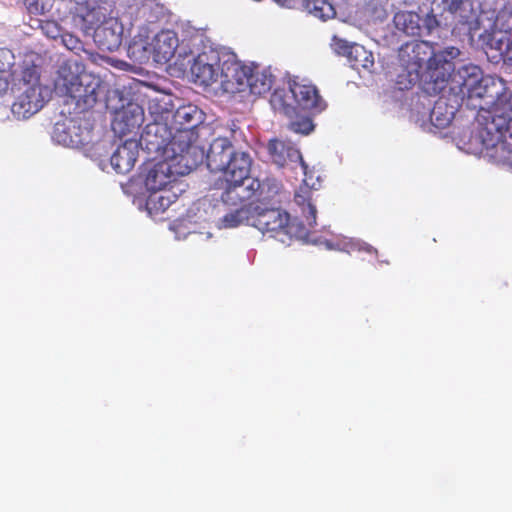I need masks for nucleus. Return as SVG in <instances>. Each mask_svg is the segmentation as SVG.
<instances>
[{
    "label": "nucleus",
    "mask_w": 512,
    "mask_h": 512,
    "mask_svg": "<svg viewBox=\"0 0 512 512\" xmlns=\"http://www.w3.org/2000/svg\"><path fill=\"white\" fill-rule=\"evenodd\" d=\"M18 95L11 110L18 119H27L41 110L49 96V89L40 81V68L24 65L17 83Z\"/></svg>",
    "instance_id": "1"
},
{
    "label": "nucleus",
    "mask_w": 512,
    "mask_h": 512,
    "mask_svg": "<svg viewBox=\"0 0 512 512\" xmlns=\"http://www.w3.org/2000/svg\"><path fill=\"white\" fill-rule=\"evenodd\" d=\"M55 87L70 97L80 111L89 110L97 103L99 82L79 74L77 64L67 61L59 66Z\"/></svg>",
    "instance_id": "2"
},
{
    "label": "nucleus",
    "mask_w": 512,
    "mask_h": 512,
    "mask_svg": "<svg viewBox=\"0 0 512 512\" xmlns=\"http://www.w3.org/2000/svg\"><path fill=\"white\" fill-rule=\"evenodd\" d=\"M170 131L165 154L176 166L180 165L178 173L189 174L204 161L205 149L199 143L198 131L172 127Z\"/></svg>",
    "instance_id": "3"
},
{
    "label": "nucleus",
    "mask_w": 512,
    "mask_h": 512,
    "mask_svg": "<svg viewBox=\"0 0 512 512\" xmlns=\"http://www.w3.org/2000/svg\"><path fill=\"white\" fill-rule=\"evenodd\" d=\"M236 70H240V64L230 59L222 61L221 52L216 48L199 53L191 66L194 82L202 86H210L218 80L222 84H233Z\"/></svg>",
    "instance_id": "4"
},
{
    "label": "nucleus",
    "mask_w": 512,
    "mask_h": 512,
    "mask_svg": "<svg viewBox=\"0 0 512 512\" xmlns=\"http://www.w3.org/2000/svg\"><path fill=\"white\" fill-rule=\"evenodd\" d=\"M462 55L459 48L448 46L435 49L432 46V53L428 57L427 69L430 81L433 83L434 93L441 92L446 86L453 91V78L457 73L459 66L464 63H458L457 60Z\"/></svg>",
    "instance_id": "5"
},
{
    "label": "nucleus",
    "mask_w": 512,
    "mask_h": 512,
    "mask_svg": "<svg viewBox=\"0 0 512 512\" xmlns=\"http://www.w3.org/2000/svg\"><path fill=\"white\" fill-rule=\"evenodd\" d=\"M432 46L428 41L414 40L403 44L398 52L400 65L407 72L408 84L418 82L423 64L428 61Z\"/></svg>",
    "instance_id": "6"
},
{
    "label": "nucleus",
    "mask_w": 512,
    "mask_h": 512,
    "mask_svg": "<svg viewBox=\"0 0 512 512\" xmlns=\"http://www.w3.org/2000/svg\"><path fill=\"white\" fill-rule=\"evenodd\" d=\"M180 165L167 158L156 163H149L145 168L144 184L150 192H157L163 189H173L177 176L184 174L178 173Z\"/></svg>",
    "instance_id": "7"
},
{
    "label": "nucleus",
    "mask_w": 512,
    "mask_h": 512,
    "mask_svg": "<svg viewBox=\"0 0 512 512\" xmlns=\"http://www.w3.org/2000/svg\"><path fill=\"white\" fill-rule=\"evenodd\" d=\"M290 215L279 208H260L259 205L253 207L250 226L257 228L262 233H284L289 234Z\"/></svg>",
    "instance_id": "8"
},
{
    "label": "nucleus",
    "mask_w": 512,
    "mask_h": 512,
    "mask_svg": "<svg viewBox=\"0 0 512 512\" xmlns=\"http://www.w3.org/2000/svg\"><path fill=\"white\" fill-rule=\"evenodd\" d=\"M225 188L221 195L223 203L227 206H253V196L255 189L259 187L257 178H246L237 182L234 180H225Z\"/></svg>",
    "instance_id": "9"
},
{
    "label": "nucleus",
    "mask_w": 512,
    "mask_h": 512,
    "mask_svg": "<svg viewBox=\"0 0 512 512\" xmlns=\"http://www.w3.org/2000/svg\"><path fill=\"white\" fill-rule=\"evenodd\" d=\"M76 11L85 29L93 30L111 17L112 3L108 0H87L85 6L79 5Z\"/></svg>",
    "instance_id": "10"
},
{
    "label": "nucleus",
    "mask_w": 512,
    "mask_h": 512,
    "mask_svg": "<svg viewBox=\"0 0 512 512\" xmlns=\"http://www.w3.org/2000/svg\"><path fill=\"white\" fill-rule=\"evenodd\" d=\"M479 41L512 65V28L495 27L491 32L480 33Z\"/></svg>",
    "instance_id": "11"
},
{
    "label": "nucleus",
    "mask_w": 512,
    "mask_h": 512,
    "mask_svg": "<svg viewBox=\"0 0 512 512\" xmlns=\"http://www.w3.org/2000/svg\"><path fill=\"white\" fill-rule=\"evenodd\" d=\"M94 30V42L102 51L113 52L122 43L123 27L114 17H110Z\"/></svg>",
    "instance_id": "12"
},
{
    "label": "nucleus",
    "mask_w": 512,
    "mask_h": 512,
    "mask_svg": "<svg viewBox=\"0 0 512 512\" xmlns=\"http://www.w3.org/2000/svg\"><path fill=\"white\" fill-rule=\"evenodd\" d=\"M233 151V145L228 138L218 137L214 139L204 156L209 171L211 173H222L231 161Z\"/></svg>",
    "instance_id": "13"
},
{
    "label": "nucleus",
    "mask_w": 512,
    "mask_h": 512,
    "mask_svg": "<svg viewBox=\"0 0 512 512\" xmlns=\"http://www.w3.org/2000/svg\"><path fill=\"white\" fill-rule=\"evenodd\" d=\"M179 45H181V41L175 31L170 29L161 30L150 43L154 60L158 63L168 62L174 56Z\"/></svg>",
    "instance_id": "14"
},
{
    "label": "nucleus",
    "mask_w": 512,
    "mask_h": 512,
    "mask_svg": "<svg viewBox=\"0 0 512 512\" xmlns=\"http://www.w3.org/2000/svg\"><path fill=\"white\" fill-rule=\"evenodd\" d=\"M169 137H171L170 126L154 122L146 125L138 144L145 146L149 151L166 153Z\"/></svg>",
    "instance_id": "15"
},
{
    "label": "nucleus",
    "mask_w": 512,
    "mask_h": 512,
    "mask_svg": "<svg viewBox=\"0 0 512 512\" xmlns=\"http://www.w3.org/2000/svg\"><path fill=\"white\" fill-rule=\"evenodd\" d=\"M290 91L302 109L319 113L326 107L325 101L314 85L294 82L290 85Z\"/></svg>",
    "instance_id": "16"
},
{
    "label": "nucleus",
    "mask_w": 512,
    "mask_h": 512,
    "mask_svg": "<svg viewBox=\"0 0 512 512\" xmlns=\"http://www.w3.org/2000/svg\"><path fill=\"white\" fill-rule=\"evenodd\" d=\"M233 83L238 85H247L251 93L255 95H262L268 92L273 84L272 75H267L258 71L253 72L251 69L241 66L240 70H236Z\"/></svg>",
    "instance_id": "17"
},
{
    "label": "nucleus",
    "mask_w": 512,
    "mask_h": 512,
    "mask_svg": "<svg viewBox=\"0 0 512 512\" xmlns=\"http://www.w3.org/2000/svg\"><path fill=\"white\" fill-rule=\"evenodd\" d=\"M139 144L135 140H126L113 152L110 163L118 174L129 173L137 160Z\"/></svg>",
    "instance_id": "18"
},
{
    "label": "nucleus",
    "mask_w": 512,
    "mask_h": 512,
    "mask_svg": "<svg viewBox=\"0 0 512 512\" xmlns=\"http://www.w3.org/2000/svg\"><path fill=\"white\" fill-rule=\"evenodd\" d=\"M268 152L272 161L280 167L298 161L304 164L300 151L291 142L272 139L268 144Z\"/></svg>",
    "instance_id": "19"
},
{
    "label": "nucleus",
    "mask_w": 512,
    "mask_h": 512,
    "mask_svg": "<svg viewBox=\"0 0 512 512\" xmlns=\"http://www.w3.org/2000/svg\"><path fill=\"white\" fill-rule=\"evenodd\" d=\"M181 46L184 48V54L195 55V57L205 50L214 48L204 29H198L187 26L182 31Z\"/></svg>",
    "instance_id": "20"
},
{
    "label": "nucleus",
    "mask_w": 512,
    "mask_h": 512,
    "mask_svg": "<svg viewBox=\"0 0 512 512\" xmlns=\"http://www.w3.org/2000/svg\"><path fill=\"white\" fill-rule=\"evenodd\" d=\"M456 19L467 26L472 38L477 37L479 39L480 33L491 32L495 27H498L496 25V19L493 20V18L489 17L487 14L483 13L477 16L472 5L470 12L461 11Z\"/></svg>",
    "instance_id": "21"
},
{
    "label": "nucleus",
    "mask_w": 512,
    "mask_h": 512,
    "mask_svg": "<svg viewBox=\"0 0 512 512\" xmlns=\"http://www.w3.org/2000/svg\"><path fill=\"white\" fill-rule=\"evenodd\" d=\"M315 189L310 186L306 180L299 186L294 195L295 203L301 208V213L306 220L307 225L314 226L316 224V206L313 201L315 200Z\"/></svg>",
    "instance_id": "22"
},
{
    "label": "nucleus",
    "mask_w": 512,
    "mask_h": 512,
    "mask_svg": "<svg viewBox=\"0 0 512 512\" xmlns=\"http://www.w3.org/2000/svg\"><path fill=\"white\" fill-rule=\"evenodd\" d=\"M251 165L252 160L248 153L233 151L231 161L222 172L224 181L237 179L239 182L249 178Z\"/></svg>",
    "instance_id": "23"
},
{
    "label": "nucleus",
    "mask_w": 512,
    "mask_h": 512,
    "mask_svg": "<svg viewBox=\"0 0 512 512\" xmlns=\"http://www.w3.org/2000/svg\"><path fill=\"white\" fill-rule=\"evenodd\" d=\"M203 121V113L194 105L179 107L173 114L170 127L197 130Z\"/></svg>",
    "instance_id": "24"
},
{
    "label": "nucleus",
    "mask_w": 512,
    "mask_h": 512,
    "mask_svg": "<svg viewBox=\"0 0 512 512\" xmlns=\"http://www.w3.org/2000/svg\"><path fill=\"white\" fill-rule=\"evenodd\" d=\"M303 5L311 15L325 21L342 15V5H348V2L337 3V8L328 0H307Z\"/></svg>",
    "instance_id": "25"
},
{
    "label": "nucleus",
    "mask_w": 512,
    "mask_h": 512,
    "mask_svg": "<svg viewBox=\"0 0 512 512\" xmlns=\"http://www.w3.org/2000/svg\"><path fill=\"white\" fill-rule=\"evenodd\" d=\"M393 23L395 28L410 36L421 34V18L411 11H399L394 15Z\"/></svg>",
    "instance_id": "26"
},
{
    "label": "nucleus",
    "mask_w": 512,
    "mask_h": 512,
    "mask_svg": "<svg viewBox=\"0 0 512 512\" xmlns=\"http://www.w3.org/2000/svg\"><path fill=\"white\" fill-rule=\"evenodd\" d=\"M178 198L177 193L172 189L158 190L151 192L147 199V208L149 212L160 213L166 211L171 204L175 203Z\"/></svg>",
    "instance_id": "27"
},
{
    "label": "nucleus",
    "mask_w": 512,
    "mask_h": 512,
    "mask_svg": "<svg viewBox=\"0 0 512 512\" xmlns=\"http://www.w3.org/2000/svg\"><path fill=\"white\" fill-rule=\"evenodd\" d=\"M259 187L255 189L253 206L270 203L280 191V183L274 178L259 180Z\"/></svg>",
    "instance_id": "28"
},
{
    "label": "nucleus",
    "mask_w": 512,
    "mask_h": 512,
    "mask_svg": "<svg viewBox=\"0 0 512 512\" xmlns=\"http://www.w3.org/2000/svg\"><path fill=\"white\" fill-rule=\"evenodd\" d=\"M455 111L454 106L448 107L445 101L439 100L430 111L429 119L436 128H445L452 122Z\"/></svg>",
    "instance_id": "29"
},
{
    "label": "nucleus",
    "mask_w": 512,
    "mask_h": 512,
    "mask_svg": "<svg viewBox=\"0 0 512 512\" xmlns=\"http://www.w3.org/2000/svg\"><path fill=\"white\" fill-rule=\"evenodd\" d=\"M236 209L225 214L221 221L224 228H234L243 223L250 225L253 207L235 206Z\"/></svg>",
    "instance_id": "30"
},
{
    "label": "nucleus",
    "mask_w": 512,
    "mask_h": 512,
    "mask_svg": "<svg viewBox=\"0 0 512 512\" xmlns=\"http://www.w3.org/2000/svg\"><path fill=\"white\" fill-rule=\"evenodd\" d=\"M509 142H512V139L509 137V133L503 131L501 133V137L497 140L494 146L491 147H482L486 150H495V155H497L501 160L506 161L512 165V147H509Z\"/></svg>",
    "instance_id": "31"
},
{
    "label": "nucleus",
    "mask_w": 512,
    "mask_h": 512,
    "mask_svg": "<svg viewBox=\"0 0 512 512\" xmlns=\"http://www.w3.org/2000/svg\"><path fill=\"white\" fill-rule=\"evenodd\" d=\"M331 48L339 56H344L348 59L352 56V44L337 35L332 37Z\"/></svg>",
    "instance_id": "32"
},
{
    "label": "nucleus",
    "mask_w": 512,
    "mask_h": 512,
    "mask_svg": "<svg viewBox=\"0 0 512 512\" xmlns=\"http://www.w3.org/2000/svg\"><path fill=\"white\" fill-rule=\"evenodd\" d=\"M354 49V66L356 63L360 62L359 57H363V60H361V65L365 69H369L373 66L374 60L371 53H368L364 46L354 43L353 46Z\"/></svg>",
    "instance_id": "33"
},
{
    "label": "nucleus",
    "mask_w": 512,
    "mask_h": 512,
    "mask_svg": "<svg viewBox=\"0 0 512 512\" xmlns=\"http://www.w3.org/2000/svg\"><path fill=\"white\" fill-rule=\"evenodd\" d=\"M445 4L449 12H451L455 16V18L458 17L461 11H471V2L467 0H445Z\"/></svg>",
    "instance_id": "34"
},
{
    "label": "nucleus",
    "mask_w": 512,
    "mask_h": 512,
    "mask_svg": "<svg viewBox=\"0 0 512 512\" xmlns=\"http://www.w3.org/2000/svg\"><path fill=\"white\" fill-rule=\"evenodd\" d=\"M41 30L42 32L51 39H57L61 35V27L54 20H46L41 22Z\"/></svg>",
    "instance_id": "35"
},
{
    "label": "nucleus",
    "mask_w": 512,
    "mask_h": 512,
    "mask_svg": "<svg viewBox=\"0 0 512 512\" xmlns=\"http://www.w3.org/2000/svg\"><path fill=\"white\" fill-rule=\"evenodd\" d=\"M314 128V125L309 118H302L297 121L290 123V129L295 133H301L303 135L309 134Z\"/></svg>",
    "instance_id": "36"
},
{
    "label": "nucleus",
    "mask_w": 512,
    "mask_h": 512,
    "mask_svg": "<svg viewBox=\"0 0 512 512\" xmlns=\"http://www.w3.org/2000/svg\"><path fill=\"white\" fill-rule=\"evenodd\" d=\"M57 141L60 143H63L66 146H79L84 145L87 143V140L83 138L81 135H75L73 137L72 135L66 133L64 131V135H57Z\"/></svg>",
    "instance_id": "37"
},
{
    "label": "nucleus",
    "mask_w": 512,
    "mask_h": 512,
    "mask_svg": "<svg viewBox=\"0 0 512 512\" xmlns=\"http://www.w3.org/2000/svg\"><path fill=\"white\" fill-rule=\"evenodd\" d=\"M421 34L420 35H429L434 32L439 26L438 20L434 15L427 14L423 20H421Z\"/></svg>",
    "instance_id": "38"
},
{
    "label": "nucleus",
    "mask_w": 512,
    "mask_h": 512,
    "mask_svg": "<svg viewBox=\"0 0 512 512\" xmlns=\"http://www.w3.org/2000/svg\"><path fill=\"white\" fill-rule=\"evenodd\" d=\"M496 25L506 29L512 28V12L508 10L501 11L496 17Z\"/></svg>",
    "instance_id": "39"
},
{
    "label": "nucleus",
    "mask_w": 512,
    "mask_h": 512,
    "mask_svg": "<svg viewBox=\"0 0 512 512\" xmlns=\"http://www.w3.org/2000/svg\"><path fill=\"white\" fill-rule=\"evenodd\" d=\"M62 41H63L64 45L70 50L77 49L81 45V42L79 41V39H77L76 37H74L70 34H66V35L62 36Z\"/></svg>",
    "instance_id": "40"
},
{
    "label": "nucleus",
    "mask_w": 512,
    "mask_h": 512,
    "mask_svg": "<svg viewBox=\"0 0 512 512\" xmlns=\"http://www.w3.org/2000/svg\"><path fill=\"white\" fill-rule=\"evenodd\" d=\"M353 246H354V249H358L359 251L367 250L368 252H371L373 249L371 246H369L368 244L363 243L361 241H354Z\"/></svg>",
    "instance_id": "41"
},
{
    "label": "nucleus",
    "mask_w": 512,
    "mask_h": 512,
    "mask_svg": "<svg viewBox=\"0 0 512 512\" xmlns=\"http://www.w3.org/2000/svg\"><path fill=\"white\" fill-rule=\"evenodd\" d=\"M30 10H31L32 12H37V13H41V14L45 13V11H44V7H43V6L41 7V9H40V10L38 9V1L35 3V9L33 10V8H32V7H30Z\"/></svg>",
    "instance_id": "42"
},
{
    "label": "nucleus",
    "mask_w": 512,
    "mask_h": 512,
    "mask_svg": "<svg viewBox=\"0 0 512 512\" xmlns=\"http://www.w3.org/2000/svg\"><path fill=\"white\" fill-rule=\"evenodd\" d=\"M339 19L343 22V23H349L350 21V15H343V16H339Z\"/></svg>",
    "instance_id": "43"
},
{
    "label": "nucleus",
    "mask_w": 512,
    "mask_h": 512,
    "mask_svg": "<svg viewBox=\"0 0 512 512\" xmlns=\"http://www.w3.org/2000/svg\"><path fill=\"white\" fill-rule=\"evenodd\" d=\"M349 246H350V242H346V243L344 244V246H343V247H341V248H339V249H340V250H343V251H346L347 253H349V250H348Z\"/></svg>",
    "instance_id": "44"
},
{
    "label": "nucleus",
    "mask_w": 512,
    "mask_h": 512,
    "mask_svg": "<svg viewBox=\"0 0 512 512\" xmlns=\"http://www.w3.org/2000/svg\"><path fill=\"white\" fill-rule=\"evenodd\" d=\"M303 1V4L307 1V0H302Z\"/></svg>",
    "instance_id": "45"
}]
</instances>
